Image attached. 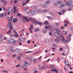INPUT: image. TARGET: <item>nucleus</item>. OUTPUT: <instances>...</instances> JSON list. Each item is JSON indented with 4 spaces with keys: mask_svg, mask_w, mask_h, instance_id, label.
<instances>
[{
    "mask_svg": "<svg viewBox=\"0 0 73 73\" xmlns=\"http://www.w3.org/2000/svg\"><path fill=\"white\" fill-rule=\"evenodd\" d=\"M68 11H71L72 10V9L70 8H68Z\"/></svg>",
    "mask_w": 73,
    "mask_h": 73,
    "instance_id": "nucleus-53",
    "label": "nucleus"
},
{
    "mask_svg": "<svg viewBox=\"0 0 73 73\" xmlns=\"http://www.w3.org/2000/svg\"><path fill=\"white\" fill-rule=\"evenodd\" d=\"M15 50L16 52H20V50H19V49H18V48H16Z\"/></svg>",
    "mask_w": 73,
    "mask_h": 73,
    "instance_id": "nucleus-20",
    "label": "nucleus"
},
{
    "mask_svg": "<svg viewBox=\"0 0 73 73\" xmlns=\"http://www.w3.org/2000/svg\"><path fill=\"white\" fill-rule=\"evenodd\" d=\"M68 6H69L70 7H73V5H72V4H70L68 5Z\"/></svg>",
    "mask_w": 73,
    "mask_h": 73,
    "instance_id": "nucleus-44",
    "label": "nucleus"
},
{
    "mask_svg": "<svg viewBox=\"0 0 73 73\" xmlns=\"http://www.w3.org/2000/svg\"><path fill=\"white\" fill-rule=\"evenodd\" d=\"M8 11L9 13H11L12 12H13V9L12 7H9L8 9Z\"/></svg>",
    "mask_w": 73,
    "mask_h": 73,
    "instance_id": "nucleus-6",
    "label": "nucleus"
},
{
    "mask_svg": "<svg viewBox=\"0 0 73 73\" xmlns=\"http://www.w3.org/2000/svg\"><path fill=\"white\" fill-rule=\"evenodd\" d=\"M12 32V29H10L7 32V34H10V33H11Z\"/></svg>",
    "mask_w": 73,
    "mask_h": 73,
    "instance_id": "nucleus-14",
    "label": "nucleus"
},
{
    "mask_svg": "<svg viewBox=\"0 0 73 73\" xmlns=\"http://www.w3.org/2000/svg\"><path fill=\"white\" fill-rule=\"evenodd\" d=\"M45 3L46 5H49L51 3V1H46L45 2Z\"/></svg>",
    "mask_w": 73,
    "mask_h": 73,
    "instance_id": "nucleus-10",
    "label": "nucleus"
},
{
    "mask_svg": "<svg viewBox=\"0 0 73 73\" xmlns=\"http://www.w3.org/2000/svg\"><path fill=\"white\" fill-rule=\"evenodd\" d=\"M46 32H47V31L46 30H44L43 31V33H46Z\"/></svg>",
    "mask_w": 73,
    "mask_h": 73,
    "instance_id": "nucleus-36",
    "label": "nucleus"
},
{
    "mask_svg": "<svg viewBox=\"0 0 73 73\" xmlns=\"http://www.w3.org/2000/svg\"><path fill=\"white\" fill-rule=\"evenodd\" d=\"M47 18H48V20H52V17L50 16H48L46 17Z\"/></svg>",
    "mask_w": 73,
    "mask_h": 73,
    "instance_id": "nucleus-19",
    "label": "nucleus"
},
{
    "mask_svg": "<svg viewBox=\"0 0 73 73\" xmlns=\"http://www.w3.org/2000/svg\"><path fill=\"white\" fill-rule=\"evenodd\" d=\"M49 24L48 21H46L44 23V24H46V25H47V24Z\"/></svg>",
    "mask_w": 73,
    "mask_h": 73,
    "instance_id": "nucleus-39",
    "label": "nucleus"
},
{
    "mask_svg": "<svg viewBox=\"0 0 73 73\" xmlns=\"http://www.w3.org/2000/svg\"><path fill=\"white\" fill-rule=\"evenodd\" d=\"M36 24H39V25H42V23L41 22H40L39 21H38V23H37Z\"/></svg>",
    "mask_w": 73,
    "mask_h": 73,
    "instance_id": "nucleus-34",
    "label": "nucleus"
},
{
    "mask_svg": "<svg viewBox=\"0 0 73 73\" xmlns=\"http://www.w3.org/2000/svg\"><path fill=\"white\" fill-rule=\"evenodd\" d=\"M17 21V18H13V23H16Z\"/></svg>",
    "mask_w": 73,
    "mask_h": 73,
    "instance_id": "nucleus-12",
    "label": "nucleus"
},
{
    "mask_svg": "<svg viewBox=\"0 0 73 73\" xmlns=\"http://www.w3.org/2000/svg\"><path fill=\"white\" fill-rule=\"evenodd\" d=\"M7 13H5L4 14V16H5V17H6L7 16Z\"/></svg>",
    "mask_w": 73,
    "mask_h": 73,
    "instance_id": "nucleus-59",
    "label": "nucleus"
},
{
    "mask_svg": "<svg viewBox=\"0 0 73 73\" xmlns=\"http://www.w3.org/2000/svg\"><path fill=\"white\" fill-rule=\"evenodd\" d=\"M17 0H15L14 1V3L15 4L17 3Z\"/></svg>",
    "mask_w": 73,
    "mask_h": 73,
    "instance_id": "nucleus-63",
    "label": "nucleus"
},
{
    "mask_svg": "<svg viewBox=\"0 0 73 73\" xmlns=\"http://www.w3.org/2000/svg\"><path fill=\"white\" fill-rule=\"evenodd\" d=\"M41 11V9H37V10H36V11L37 12H39L40 11Z\"/></svg>",
    "mask_w": 73,
    "mask_h": 73,
    "instance_id": "nucleus-40",
    "label": "nucleus"
},
{
    "mask_svg": "<svg viewBox=\"0 0 73 73\" xmlns=\"http://www.w3.org/2000/svg\"><path fill=\"white\" fill-rule=\"evenodd\" d=\"M27 66L24 64V65H23L22 66V68H26Z\"/></svg>",
    "mask_w": 73,
    "mask_h": 73,
    "instance_id": "nucleus-29",
    "label": "nucleus"
},
{
    "mask_svg": "<svg viewBox=\"0 0 73 73\" xmlns=\"http://www.w3.org/2000/svg\"><path fill=\"white\" fill-rule=\"evenodd\" d=\"M42 69H45V68H46L45 67V66H43L42 67Z\"/></svg>",
    "mask_w": 73,
    "mask_h": 73,
    "instance_id": "nucleus-54",
    "label": "nucleus"
},
{
    "mask_svg": "<svg viewBox=\"0 0 73 73\" xmlns=\"http://www.w3.org/2000/svg\"><path fill=\"white\" fill-rule=\"evenodd\" d=\"M65 64L66 65L68 64V62H66V60H65Z\"/></svg>",
    "mask_w": 73,
    "mask_h": 73,
    "instance_id": "nucleus-42",
    "label": "nucleus"
},
{
    "mask_svg": "<svg viewBox=\"0 0 73 73\" xmlns=\"http://www.w3.org/2000/svg\"><path fill=\"white\" fill-rule=\"evenodd\" d=\"M13 31L14 33H15L16 34V33H17V32H16V31L15 30H13Z\"/></svg>",
    "mask_w": 73,
    "mask_h": 73,
    "instance_id": "nucleus-61",
    "label": "nucleus"
},
{
    "mask_svg": "<svg viewBox=\"0 0 73 73\" xmlns=\"http://www.w3.org/2000/svg\"><path fill=\"white\" fill-rule=\"evenodd\" d=\"M7 20L8 21L9 23H10L9 25H10L11 23V19H10V18L8 17L7 18Z\"/></svg>",
    "mask_w": 73,
    "mask_h": 73,
    "instance_id": "nucleus-16",
    "label": "nucleus"
},
{
    "mask_svg": "<svg viewBox=\"0 0 73 73\" xmlns=\"http://www.w3.org/2000/svg\"><path fill=\"white\" fill-rule=\"evenodd\" d=\"M10 24V23H9V24L7 25V27H9V25H11V23H10V25L9 24Z\"/></svg>",
    "mask_w": 73,
    "mask_h": 73,
    "instance_id": "nucleus-43",
    "label": "nucleus"
},
{
    "mask_svg": "<svg viewBox=\"0 0 73 73\" xmlns=\"http://www.w3.org/2000/svg\"><path fill=\"white\" fill-rule=\"evenodd\" d=\"M30 27L31 28V29H33V25H30Z\"/></svg>",
    "mask_w": 73,
    "mask_h": 73,
    "instance_id": "nucleus-38",
    "label": "nucleus"
},
{
    "mask_svg": "<svg viewBox=\"0 0 73 73\" xmlns=\"http://www.w3.org/2000/svg\"><path fill=\"white\" fill-rule=\"evenodd\" d=\"M4 16V14L2 13L0 14V17L2 18Z\"/></svg>",
    "mask_w": 73,
    "mask_h": 73,
    "instance_id": "nucleus-24",
    "label": "nucleus"
},
{
    "mask_svg": "<svg viewBox=\"0 0 73 73\" xmlns=\"http://www.w3.org/2000/svg\"><path fill=\"white\" fill-rule=\"evenodd\" d=\"M21 42H24L25 40V39H26V38H24L23 37H22L21 38Z\"/></svg>",
    "mask_w": 73,
    "mask_h": 73,
    "instance_id": "nucleus-11",
    "label": "nucleus"
},
{
    "mask_svg": "<svg viewBox=\"0 0 73 73\" xmlns=\"http://www.w3.org/2000/svg\"><path fill=\"white\" fill-rule=\"evenodd\" d=\"M72 3V1H65V3H67V5H66V6H68V5H69L71 3Z\"/></svg>",
    "mask_w": 73,
    "mask_h": 73,
    "instance_id": "nucleus-4",
    "label": "nucleus"
},
{
    "mask_svg": "<svg viewBox=\"0 0 73 73\" xmlns=\"http://www.w3.org/2000/svg\"><path fill=\"white\" fill-rule=\"evenodd\" d=\"M18 42H21V39L20 38L18 39Z\"/></svg>",
    "mask_w": 73,
    "mask_h": 73,
    "instance_id": "nucleus-32",
    "label": "nucleus"
},
{
    "mask_svg": "<svg viewBox=\"0 0 73 73\" xmlns=\"http://www.w3.org/2000/svg\"><path fill=\"white\" fill-rule=\"evenodd\" d=\"M12 39L9 38L7 40V41L9 44H11L12 42Z\"/></svg>",
    "mask_w": 73,
    "mask_h": 73,
    "instance_id": "nucleus-7",
    "label": "nucleus"
},
{
    "mask_svg": "<svg viewBox=\"0 0 73 73\" xmlns=\"http://www.w3.org/2000/svg\"><path fill=\"white\" fill-rule=\"evenodd\" d=\"M65 9H64L61 11V12L62 13H64V12H65Z\"/></svg>",
    "mask_w": 73,
    "mask_h": 73,
    "instance_id": "nucleus-22",
    "label": "nucleus"
},
{
    "mask_svg": "<svg viewBox=\"0 0 73 73\" xmlns=\"http://www.w3.org/2000/svg\"><path fill=\"white\" fill-rule=\"evenodd\" d=\"M58 13L59 15H62V13H61L60 12H58Z\"/></svg>",
    "mask_w": 73,
    "mask_h": 73,
    "instance_id": "nucleus-60",
    "label": "nucleus"
},
{
    "mask_svg": "<svg viewBox=\"0 0 73 73\" xmlns=\"http://www.w3.org/2000/svg\"><path fill=\"white\" fill-rule=\"evenodd\" d=\"M3 41V38L2 37H1L0 38V42H2Z\"/></svg>",
    "mask_w": 73,
    "mask_h": 73,
    "instance_id": "nucleus-47",
    "label": "nucleus"
},
{
    "mask_svg": "<svg viewBox=\"0 0 73 73\" xmlns=\"http://www.w3.org/2000/svg\"><path fill=\"white\" fill-rule=\"evenodd\" d=\"M15 36L16 37H18L19 35H18L17 33H16L15 34Z\"/></svg>",
    "mask_w": 73,
    "mask_h": 73,
    "instance_id": "nucleus-25",
    "label": "nucleus"
},
{
    "mask_svg": "<svg viewBox=\"0 0 73 73\" xmlns=\"http://www.w3.org/2000/svg\"><path fill=\"white\" fill-rule=\"evenodd\" d=\"M55 25L56 26V27H58L59 25V23H55Z\"/></svg>",
    "mask_w": 73,
    "mask_h": 73,
    "instance_id": "nucleus-28",
    "label": "nucleus"
},
{
    "mask_svg": "<svg viewBox=\"0 0 73 73\" xmlns=\"http://www.w3.org/2000/svg\"><path fill=\"white\" fill-rule=\"evenodd\" d=\"M14 11H16V7H14Z\"/></svg>",
    "mask_w": 73,
    "mask_h": 73,
    "instance_id": "nucleus-55",
    "label": "nucleus"
},
{
    "mask_svg": "<svg viewBox=\"0 0 73 73\" xmlns=\"http://www.w3.org/2000/svg\"><path fill=\"white\" fill-rule=\"evenodd\" d=\"M57 3H58V4H61V2L60 1H58Z\"/></svg>",
    "mask_w": 73,
    "mask_h": 73,
    "instance_id": "nucleus-49",
    "label": "nucleus"
},
{
    "mask_svg": "<svg viewBox=\"0 0 73 73\" xmlns=\"http://www.w3.org/2000/svg\"><path fill=\"white\" fill-rule=\"evenodd\" d=\"M56 30L57 31L59 32H60L61 31L58 28H57L56 29Z\"/></svg>",
    "mask_w": 73,
    "mask_h": 73,
    "instance_id": "nucleus-31",
    "label": "nucleus"
},
{
    "mask_svg": "<svg viewBox=\"0 0 73 73\" xmlns=\"http://www.w3.org/2000/svg\"><path fill=\"white\" fill-rule=\"evenodd\" d=\"M32 58H33V59H34V60H33V62L34 63H35V62H36V59H35H35H34V58H33V57H32Z\"/></svg>",
    "mask_w": 73,
    "mask_h": 73,
    "instance_id": "nucleus-35",
    "label": "nucleus"
},
{
    "mask_svg": "<svg viewBox=\"0 0 73 73\" xmlns=\"http://www.w3.org/2000/svg\"><path fill=\"white\" fill-rule=\"evenodd\" d=\"M30 42H31V41H30V40H28L27 41V43H28V44H29Z\"/></svg>",
    "mask_w": 73,
    "mask_h": 73,
    "instance_id": "nucleus-57",
    "label": "nucleus"
},
{
    "mask_svg": "<svg viewBox=\"0 0 73 73\" xmlns=\"http://www.w3.org/2000/svg\"><path fill=\"white\" fill-rule=\"evenodd\" d=\"M27 14H29L30 13H31V11H29L27 12Z\"/></svg>",
    "mask_w": 73,
    "mask_h": 73,
    "instance_id": "nucleus-50",
    "label": "nucleus"
},
{
    "mask_svg": "<svg viewBox=\"0 0 73 73\" xmlns=\"http://www.w3.org/2000/svg\"><path fill=\"white\" fill-rule=\"evenodd\" d=\"M31 13L32 14H35V11H31Z\"/></svg>",
    "mask_w": 73,
    "mask_h": 73,
    "instance_id": "nucleus-33",
    "label": "nucleus"
},
{
    "mask_svg": "<svg viewBox=\"0 0 73 73\" xmlns=\"http://www.w3.org/2000/svg\"><path fill=\"white\" fill-rule=\"evenodd\" d=\"M10 36H11V37H12L14 36V35L12 34H11L10 35Z\"/></svg>",
    "mask_w": 73,
    "mask_h": 73,
    "instance_id": "nucleus-41",
    "label": "nucleus"
},
{
    "mask_svg": "<svg viewBox=\"0 0 73 73\" xmlns=\"http://www.w3.org/2000/svg\"><path fill=\"white\" fill-rule=\"evenodd\" d=\"M44 41L45 42L47 43V42H48L49 41V40H48V39H46Z\"/></svg>",
    "mask_w": 73,
    "mask_h": 73,
    "instance_id": "nucleus-26",
    "label": "nucleus"
},
{
    "mask_svg": "<svg viewBox=\"0 0 73 73\" xmlns=\"http://www.w3.org/2000/svg\"><path fill=\"white\" fill-rule=\"evenodd\" d=\"M65 7V4H62L60 6V8H64Z\"/></svg>",
    "mask_w": 73,
    "mask_h": 73,
    "instance_id": "nucleus-17",
    "label": "nucleus"
},
{
    "mask_svg": "<svg viewBox=\"0 0 73 73\" xmlns=\"http://www.w3.org/2000/svg\"><path fill=\"white\" fill-rule=\"evenodd\" d=\"M54 71H55V72H56V73L58 72V71L54 69Z\"/></svg>",
    "mask_w": 73,
    "mask_h": 73,
    "instance_id": "nucleus-56",
    "label": "nucleus"
},
{
    "mask_svg": "<svg viewBox=\"0 0 73 73\" xmlns=\"http://www.w3.org/2000/svg\"><path fill=\"white\" fill-rule=\"evenodd\" d=\"M41 7H44V8H45V7H46V4L44 3L42 5H41Z\"/></svg>",
    "mask_w": 73,
    "mask_h": 73,
    "instance_id": "nucleus-15",
    "label": "nucleus"
},
{
    "mask_svg": "<svg viewBox=\"0 0 73 73\" xmlns=\"http://www.w3.org/2000/svg\"><path fill=\"white\" fill-rule=\"evenodd\" d=\"M29 9V8H28V7H27L25 8V11H27V10L28 9Z\"/></svg>",
    "mask_w": 73,
    "mask_h": 73,
    "instance_id": "nucleus-51",
    "label": "nucleus"
},
{
    "mask_svg": "<svg viewBox=\"0 0 73 73\" xmlns=\"http://www.w3.org/2000/svg\"><path fill=\"white\" fill-rule=\"evenodd\" d=\"M52 45L53 47H54V48H56L57 47V44H52Z\"/></svg>",
    "mask_w": 73,
    "mask_h": 73,
    "instance_id": "nucleus-23",
    "label": "nucleus"
},
{
    "mask_svg": "<svg viewBox=\"0 0 73 73\" xmlns=\"http://www.w3.org/2000/svg\"><path fill=\"white\" fill-rule=\"evenodd\" d=\"M52 28V26L51 25H48V29H50V28Z\"/></svg>",
    "mask_w": 73,
    "mask_h": 73,
    "instance_id": "nucleus-37",
    "label": "nucleus"
},
{
    "mask_svg": "<svg viewBox=\"0 0 73 73\" xmlns=\"http://www.w3.org/2000/svg\"><path fill=\"white\" fill-rule=\"evenodd\" d=\"M34 36L35 37H37V34H35L34 35Z\"/></svg>",
    "mask_w": 73,
    "mask_h": 73,
    "instance_id": "nucleus-64",
    "label": "nucleus"
},
{
    "mask_svg": "<svg viewBox=\"0 0 73 73\" xmlns=\"http://www.w3.org/2000/svg\"><path fill=\"white\" fill-rule=\"evenodd\" d=\"M17 58L18 60H20L21 59V57H20V56H17Z\"/></svg>",
    "mask_w": 73,
    "mask_h": 73,
    "instance_id": "nucleus-27",
    "label": "nucleus"
},
{
    "mask_svg": "<svg viewBox=\"0 0 73 73\" xmlns=\"http://www.w3.org/2000/svg\"><path fill=\"white\" fill-rule=\"evenodd\" d=\"M45 29H48V27H47V26H45Z\"/></svg>",
    "mask_w": 73,
    "mask_h": 73,
    "instance_id": "nucleus-58",
    "label": "nucleus"
},
{
    "mask_svg": "<svg viewBox=\"0 0 73 73\" xmlns=\"http://www.w3.org/2000/svg\"><path fill=\"white\" fill-rule=\"evenodd\" d=\"M31 52H32V51H29L25 52V53H31Z\"/></svg>",
    "mask_w": 73,
    "mask_h": 73,
    "instance_id": "nucleus-48",
    "label": "nucleus"
},
{
    "mask_svg": "<svg viewBox=\"0 0 73 73\" xmlns=\"http://www.w3.org/2000/svg\"><path fill=\"white\" fill-rule=\"evenodd\" d=\"M24 64L26 66H28V65H29V64L27 62H25Z\"/></svg>",
    "mask_w": 73,
    "mask_h": 73,
    "instance_id": "nucleus-18",
    "label": "nucleus"
},
{
    "mask_svg": "<svg viewBox=\"0 0 73 73\" xmlns=\"http://www.w3.org/2000/svg\"><path fill=\"white\" fill-rule=\"evenodd\" d=\"M59 37H60V38H62V37L63 38V39L62 40V42H63V43H66V42H68V41H70L71 34H68V36L67 37V40H66V39H64V36L60 34V33Z\"/></svg>",
    "mask_w": 73,
    "mask_h": 73,
    "instance_id": "nucleus-1",
    "label": "nucleus"
},
{
    "mask_svg": "<svg viewBox=\"0 0 73 73\" xmlns=\"http://www.w3.org/2000/svg\"><path fill=\"white\" fill-rule=\"evenodd\" d=\"M54 40L55 41H56V42H58L60 41V38H56V39H55Z\"/></svg>",
    "mask_w": 73,
    "mask_h": 73,
    "instance_id": "nucleus-13",
    "label": "nucleus"
},
{
    "mask_svg": "<svg viewBox=\"0 0 73 73\" xmlns=\"http://www.w3.org/2000/svg\"><path fill=\"white\" fill-rule=\"evenodd\" d=\"M67 25H68L66 23V24H65L64 25V26L66 27L67 26Z\"/></svg>",
    "mask_w": 73,
    "mask_h": 73,
    "instance_id": "nucleus-62",
    "label": "nucleus"
},
{
    "mask_svg": "<svg viewBox=\"0 0 73 73\" xmlns=\"http://www.w3.org/2000/svg\"><path fill=\"white\" fill-rule=\"evenodd\" d=\"M27 1H23L22 3V4H23V6H24V5H26L27 4V3H28L29 2V1H30V0H26Z\"/></svg>",
    "mask_w": 73,
    "mask_h": 73,
    "instance_id": "nucleus-5",
    "label": "nucleus"
},
{
    "mask_svg": "<svg viewBox=\"0 0 73 73\" xmlns=\"http://www.w3.org/2000/svg\"><path fill=\"white\" fill-rule=\"evenodd\" d=\"M54 4L55 5H58V3L57 2H55L54 3Z\"/></svg>",
    "mask_w": 73,
    "mask_h": 73,
    "instance_id": "nucleus-30",
    "label": "nucleus"
},
{
    "mask_svg": "<svg viewBox=\"0 0 73 73\" xmlns=\"http://www.w3.org/2000/svg\"><path fill=\"white\" fill-rule=\"evenodd\" d=\"M10 52H13L14 53L15 52V50L13 49H12L11 50H10Z\"/></svg>",
    "mask_w": 73,
    "mask_h": 73,
    "instance_id": "nucleus-52",
    "label": "nucleus"
},
{
    "mask_svg": "<svg viewBox=\"0 0 73 73\" xmlns=\"http://www.w3.org/2000/svg\"><path fill=\"white\" fill-rule=\"evenodd\" d=\"M60 33L58 31H56L54 33V35L56 37H59Z\"/></svg>",
    "mask_w": 73,
    "mask_h": 73,
    "instance_id": "nucleus-3",
    "label": "nucleus"
},
{
    "mask_svg": "<svg viewBox=\"0 0 73 73\" xmlns=\"http://www.w3.org/2000/svg\"><path fill=\"white\" fill-rule=\"evenodd\" d=\"M48 11H49V10L48 9H44L41 12L42 13H46V12H47Z\"/></svg>",
    "mask_w": 73,
    "mask_h": 73,
    "instance_id": "nucleus-8",
    "label": "nucleus"
},
{
    "mask_svg": "<svg viewBox=\"0 0 73 73\" xmlns=\"http://www.w3.org/2000/svg\"><path fill=\"white\" fill-rule=\"evenodd\" d=\"M23 18L25 19V20L26 21H27V22H29V19L31 21H32V22L33 23H36L35 25H36V24L37 23H38V21H36V20L35 19H32L31 18L29 17L28 18H27L26 17L23 16Z\"/></svg>",
    "mask_w": 73,
    "mask_h": 73,
    "instance_id": "nucleus-2",
    "label": "nucleus"
},
{
    "mask_svg": "<svg viewBox=\"0 0 73 73\" xmlns=\"http://www.w3.org/2000/svg\"><path fill=\"white\" fill-rule=\"evenodd\" d=\"M9 28H10V29H12L13 30V27H12V26H9Z\"/></svg>",
    "mask_w": 73,
    "mask_h": 73,
    "instance_id": "nucleus-46",
    "label": "nucleus"
},
{
    "mask_svg": "<svg viewBox=\"0 0 73 73\" xmlns=\"http://www.w3.org/2000/svg\"><path fill=\"white\" fill-rule=\"evenodd\" d=\"M16 40L12 39L11 44H16Z\"/></svg>",
    "mask_w": 73,
    "mask_h": 73,
    "instance_id": "nucleus-9",
    "label": "nucleus"
},
{
    "mask_svg": "<svg viewBox=\"0 0 73 73\" xmlns=\"http://www.w3.org/2000/svg\"><path fill=\"white\" fill-rule=\"evenodd\" d=\"M4 5H7V1H5L4 2Z\"/></svg>",
    "mask_w": 73,
    "mask_h": 73,
    "instance_id": "nucleus-45",
    "label": "nucleus"
},
{
    "mask_svg": "<svg viewBox=\"0 0 73 73\" xmlns=\"http://www.w3.org/2000/svg\"><path fill=\"white\" fill-rule=\"evenodd\" d=\"M39 30H40V29H39V28H37L35 29L34 30V31H35L36 32H38V31H39Z\"/></svg>",
    "mask_w": 73,
    "mask_h": 73,
    "instance_id": "nucleus-21",
    "label": "nucleus"
}]
</instances>
